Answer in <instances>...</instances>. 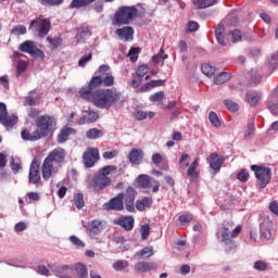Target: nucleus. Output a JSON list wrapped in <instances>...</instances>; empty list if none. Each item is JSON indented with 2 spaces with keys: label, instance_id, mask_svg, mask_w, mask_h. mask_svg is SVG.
<instances>
[{
  "label": "nucleus",
  "instance_id": "obj_1",
  "mask_svg": "<svg viewBox=\"0 0 278 278\" xmlns=\"http://www.w3.org/2000/svg\"><path fill=\"white\" fill-rule=\"evenodd\" d=\"M103 86V78L93 76L87 87L79 90V96L99 110H110L123 103V93L116 89H97Z\"/></svg>",
  "mask_w": 278,
  "mask_h": 278
},
{
  "label": "nucleus",
  "instance_id": "obj_2",
  "mask_svg": "<svg viewBox=\"0 0 278 278\" xmlns=\"http://www.w3.org/2000/svg\"><path fill=\"white\" fill-rule=\"evenodd\" d=\"M64 160H66V150L63 148L52 150L41 165L42 179L49 181L52 175L58 174L62 168V164H64Z\"/></svg>",
  "mask_w": 278,
  "mask_h": 278
},
{
  "label": "nucleus",
  "instance_id": "obj_3",
  "mask_svg": "<svg viewBox=\"0 0 278 278\" xmlns=\"http://www.w3.org/2000/svg\"><path fill=\"white\" fill-rule=\"evenodd\" d=\"M116 165H106L100 168L91 178H88L89 188H93V190L99 193L103 192L105 188L112 186V178H110V175L116 173Z\"/></svg>",
  "mask_w": 278,
  "mask_h": 278
},
{
  "label": "nucleus",
  "instance_id": "obj_4",
  "mask_svg": "<svg viewBox=\"0 0 278 278\" xmlns=\"http://www.w3.org/2000/svg\"><path fill=\"white\" fill-rule=\"evenodd\" d=\"M241 231L242 227L240 225L233 228V222H224L220 233L222 242H224L226 251L236 249V241L233 239L238 238Z\"/></svg>",
  "mask_w": 278,
  "mask_h": 278
},
{
  "label": "nucleus",
  "instance_id": "obj_5",
  "mask_svg": "<svg viewBox=\"0 0 278 278\" xmlns=\"http://www.w3.org/2000/svg\"><path fill=\"white\" fill-rule=\"evenodd\" d=\"M138 16V9L136 7H121L116 10L113 17V25L121 27L123 25H130Z\"/></svg>",
  "mask_w": 278,
  "mask_h": 278
},
{
  "label": "nucleus",
  "instance_id": "obj_6",
  "mask_svg": "<svg viewBox=\"0 0 278 278\" xmlns=\"http://www.w3.org/2000/svg\"><path fill=\"white\" fill-rule=\"evenodd\" d=\"M36 124V131L37 135H39V138H47V136H51L53 131H55V125H58V122H55V117L50 115H40L35 121Z\"/></svg>",
  "mask_w": 278,
  "mask_h": 278
},
{
  "label": "nucleus",
  "instance_id": "obj_7",
  "mask_svg": "<svg viewBox=\"0 0 278 278\" xmlns=\"http://www.w3.org/2000/svg\"><path fill=\"white\" fill-rule=\"evenodd\" d=\"M138 192L134 187H128L126 191L121 192V199L124 203V207L126 212H129L130 214H134L136 212V197Z\"/></svg>",
  "mask_w": 278,
  "mask_h": 278
},
{
  "label": "nucleus",
  "instance_id": "obj_8",
  "mask_svg": "<svg viewBox=\"0 0 278 278\" xmlns=\"http://www.w3.org/2000/svg\"><path fill=\"white\" fill-rule=\"evenodd\" d=\"M251 170H253L256 179L260 181V188L264 189L270 184L273 173L270 167H264L260 165H251Z\"/></svg>",
  "mask_w": 278,
  "mask_h": 278
},
{
  "label": "nucleus",
  "instance_id": "obj_9",
  "mask_svg": "<svg viewBox=\"0 0 278 278\" xmlns=\"http://www.w3.org/2000/svg\"><path fill=\"white\" fill-rule=\"evenodd\" d=\"M29 29H36L39 38H45L51 31V20L37 17L30 22Z\"/></svg>",
  "mask_w": 278,
  "mask_h": 278
},
{
  "label": "nucleus",
  "instance_id": "obj_10",
  "mask_svg": "<svg viewBox=\"0 0 278 278\" xmlns=\"http://www.w3.org/2000/svg\"><path fill=\"white\" fill-rule=\"evenodd\" d=\"M20 51H22V53H28V55H31V58H39L40 60H45V51L36 47V42L31 40L22 42L20 45Z\"/></svg>",
  "mask_w": 278,
  "mask_h": 278
},
{
  "label": "nucleus",
  "instance_id": "obj_11",
  "mask_svg": "<svg viewBox=\"0 0 278 278\" xmlns=\"http://www.w3.org/2000/svg\"><path fill=\"white\" fill-rule=\"evenodd\" d=\"M18 123V116L8 115V106L5 103L0 102V124L4 127H14Z\"/></svg>",
  "mask_w": 278,
  "mask_h": 278
},
{
  "label": "nucleus",
  "instance_id": "obj_12",
  "mask_svg": "<svg viewBox=\"0 0 278 278\" xmlns=\"http://www.w3.org/2000/svg\"><path fill=\"white\" fill-rule=\"evenodd\" d=\"M83 162L86 168H92L99 162V149L88 148L83 155Z\"/></svg>",
  "mask_w": 278,
  "mask_h": 278
},
{
  "label": "nucleus",
  "instance_id": "obj_13",
  "mask_svg": "<svg viewBox=\"0 0 278 278\" xmlns=\"http://www.w3.org/2000/svg\"><path fill=\"white\" fill-rule=\"evenodd\" d=\"M102 207L106 212H123V210H125V204L123 203L121 193H118L116 197H114L111 200H109L108 202H105L102 205Z\"/></svg>",
  "mask_w": 278,
  "mask_h": 278
},
{
  "label": "nucleus",
  "instance_id": "obj_14",
  "mask_svg": "<svg viewBox=\"0 0 278 278\" xmlns=\"http://www.w3.org/2000/svg\"><path fill=\"white\" fill-rule=\"evenodd\" d=\"M136 219L131 215H122L113 220V225H117L122 227L124 231H131L134 229V225Z\"/></svg>",
  "mask_w": 278,
  "mask_h": 278
},
{
  "label": "nucleus",
  "instance_id": "obj_15",
  "mask_svg": "<svg viewBox=\"0 0 278 278\" xmlns=\"http://www.w3.org/2000/svg\"><path fill=\"white\" fill-rule=\"evenodd\" d=\"M50 268L59 278H75V269L71 265L51 266Z\"/></svg>",
  "mask_w": 278,
  "mask_h": 278
},
{
  "label": "nucleus",
  "instance_id": "obj_16",
  "mask_svg": "<svg viewBox=\"0 0 278 278\" xmlns=\"http://www.w3.org/2000/svg\"><path fill=\"white\" fill-rule=\"evenodd\" d=\"M40 165L38 161L34 160L30 163L29 173H28V181L29 184H40Z\"/></svg>",
  "mask_w": 278,
  "mask_h": 278
},
{
  "label": "nucleus",
  "instance_id": "obj_17",
  "mask_svg": "<svg viewBox=\"0 0 278 278\" xmlns=\"http://www.w3.org/2000/svg\"><path fill=\"white\" fill-rule=\"evenodd\" d=\"M87 231L90 238H94L99 236L101 231H103V222L99 219H93L87 224Z\"/></svg>",
  "mask_w": 278,
  "mask_h": 278
},
{
  "label": "nucleus",
  "instance_id": "obj_18",
  "mask_svg": "<svg viewBox=\"0 0 278 278\" xmlns=\"http://www.w3.org/2000/svg\"><path fill=\"white\" fill-rule=\"evenodd\" d=\"M115 34L121 40H125V42H128V40H134V27L131 26H124L122 28H117L115 30Z\"/></svg>",
  "mask_w": 278,
  "mask_h": 278
},
{
  "label": "nucleus",
  "instance_id": "obj_19",
  "mask_svg": "<svg viewBox=\"0 0 278 278\" xmlns=\"http://www.w3.org/2000/svg\"><path fill=\"white\" fill-rule=\"evenodd\" d=\"M153 205V198L152 197H143L140 200H137L135 202V212L136 210L138 212H144V210H150V207Z\"/></svg>",
  "mask_w": 278,
  "mask_h": 278
},
{
  "label": "nucleus",
  "instance_id": "obj_20",
  "mask_svg": "<svg viewBox=\"0 0 278 278\" xmlns=\"http://www.w3.org/2000/svg\"><path fill=\"white\" fill-rule=\"evenodd\" d=\"M137 273H149L150 270H157V263L155 262H138L135 265Z\"/></svg>",
  "mask_w": 278,
  "mask_h": 278
},
{
  "label": "nucleus",
  "instance_id": "obj_21",
  "mask_svg": "<svg viewBox=\"0 0 278 278\" xmlns=\"http://www.w3.org/2000/svg\"><path fill=\"white\" fill-rule=\"evenodd\" d=\"M75 134H77V130H75V128H71L65 126L64 128H62L58 135V142L59 144H64V142H66V140H68L70 136H75Z\"/></svg>",
  "mask_w": 278,
  "mask_h": 278
},
{
  "label": "nucleus",
  "instance_id": "obj_22",
  "mask_svg": "<svg viewBox=\"0 0 278 278\" xmlns=\"http://www.w3.org/2000/svg\"><path fill=\"white\" fill-rule=\"evenodd\" d=\"M144 159V152L140 149L134 148L129 154H128V160L130 164H142V160Z\"/></svg>",
  "mask_w": 278,
  "mask_h": 278
},
{
  "label": "nucleus",
  "instance_id": "obj_23",
  "mask_svg": "<svg viewBox=\"0 0 278 278\" xmlns=\"http://www.w3.org/2000/svg\"><path fill=\"white\" fill-rule=\"evenodd\" d=\"M273 223L268 218H263L260 225L261 229V237L264 238V240H270V227Z\"/></svg>",
  "mask_w": 278,
  "mask_h": 278
},
{
  "label": "nucleus",
  "instance_id": "obj_24",
  "mask_svg": "<svg viewBox=\"0 0 278 278\" xmlns=\"http://www.w3.org/2000/svg\"><path fill=\"white\" fill-rule=\"evenodd\" d=\"M223 162H225V160H223L220 156H218L217 153H213L208 156L210 166L216 173H218L220 170V168L223 167Z\"/></svg>",
  "mask_w": 278,
  "mask_h": 278
},
{
  "label": "nucleus",
  "instance_id": "obj_25",
  "mask_svg": "<svg viewBox=\"0 0 278 278\" xmlns=\"http://www.w3.org/2000/svg\"><path fill=\"white\" fill-rule=\"evenodd\" d=\"M260 99H262V93L260 91H248L245 93V101L252 108H255L260 103Z\"/></svg>",
  "mask_w": 278,
  "mask_h": 278
},
{
  "label": "nucleus",
  "instance_id": "obj_26",
  "mask_svg": "<svg viewBox=\"0 0 278 278\" xmlns=\"http://www.w3.org/2000/svg\"><path fill=\"white\" fill-rule=\"evenodd\" d=\"M165 84H166V80L164 79L150 80L149 83L142 85L139 88V91L149 92V90H153V88H160V86H164Z\"/></svg>",
  "mask_w": 278,
  "mask_h": 278
},
{
  "label": "nucleus",
  "instance_id": "obj_27",
  "mask_svg": "<svg viewBox=\"0 0 278 278\" xmlns=\"http://www.w3.org/2000/svg\"><path fill=\"white\" fill-rule=\"evenodd\" d=\"M186 166H189L187 169V177L199 179V170H197L199 167V160L195 159L191 164L187 163Z\"/></svg>",
  "mask_w": 278,
  "mask_h": 278
},
{
  "label": "nucleus",
  "instance_id": "obj_28",
  "mask_svg": "<svg viewBox=\"0 0 278 278\" xmlns=\"http://www.w3.org/2000/svg\"><path fill=\"white\" fill-rule=\"evenodd\" d=\"M151 181H153V178L147 174H141L137 177V184L139 188L144 190H147V188H151Z\"/></svg>",
  "mask_w": 278,
  "mask_h": 278
},
{
  "label": "nucleus",
  "instance_id": "obj_29",
  "mask_svg": "<svg viewBox=\"0 0 278 278\" xmlns=\"http://www.w3.org/2000/svg\"><path fill=\"white\" fill-rule=\"evenodd\" d=\"M21 136L24 140H28L29 142H36L38 140H41L37 130L30 132L28 129L24 128L21 132Z\"/></svg>",
  "mask_w": 278,
  "mask_h": 278
},
{
  "label": "nucleus",
  "instance_id": "obj_30",
  "mask_svg": "<svg viewBox=\"0 0 278 278\" xmlns=\"http://www.w3.org/2000/svg\"><path fill=\"white\" fill-rule=\"evenodd\" d=\"M77 278H88V267L81 263H77L74 266V276Z\"/></svg>",
  "mask_w": 278,
  "mask_h": 278
},
{
  "label": "nucleus",
  "instance_id": "obj_31",
  "mask_svg": "<svg viewBox=\"0 0 278 278\" xmlns=\"http://www.w3.org/2000/svg\"><path fill=\"white\" fill-rule=\"evenodd\" d=\"M215 37H216L218 45H220L222 47L227 46V43L225 42V26L219 24L215 28Z\"/></svg>",
  "mask_w": 278,
  "mask_h": 278
},
{
  "label": "nucleus",
  "instance_id": "obj_32",
  "mask_svg": "<svg viewBox=\"0 0 278 278\" xmlns=\"http://www.w3.org/2000/svg\"><path fill=\"white\" fill-rule=\"evenodd\" d=\"M153 247H146L136 253L137 260H149V257H153Z\"/></svg>",
  "mask_w": 278,
  "mask_h": 278
},
{
  "label": "nucleus",
  "instance_id": "obj_33",
  "mask_svg": "<svg viewBox=\"0 0 278 278\" xmlns=\"http://www.w3.org/2000/svg\"><path fill=\"white\" fill-rule=\"evenodd\" d=\"M229 79H231V73L222 72L217 76H215L214 84H216V86H220L223 84H227Z\"/></svg>",
  "mask_w": 278,
  "mask_h": 278
},
{
  "label": "nucleus",
  "instance_id": "obj_34",
  "mask_svg": "<svg viewBox=\"0 0 278 278\" xmlns=\"http://www.w3.org/2000/svg\"><path fill=\"white\" fill-rule=\"evenodd\" d=\"M96 0H72L70 8L72 10H79L80 8H87L90 3H94Z\"/></svg>",
  "mask_w": 278,
  "mask_h": 278
},
{
  "label": "nucleus",
  "instance_id": "obj_35",
  "mask_svg": "<svg viewBox=\"0 0 278 278\" xmlns=\"http://www.w3.org/2000/svg\"><path fill=\"white\" fill-rule=\"evenodd\" d=\"M164 99H166L164 91H157L149 97V101L151 103H157V105H163Z\"/></svg>",
  "mask_w": 278,
  "mask_h": 278
},
{
  "label": "nucleus",
  "instance_id": "obj_36",
  "mask_svg": "<svg viewBox=\"0 0 278 278\" xmlns=\"http://www.w3.org/2000/svg\"><path fill=\"white\" fill-rule=\"evenodd\" d=\"M86 138H88V140H97L99 138H103V131L99 128H90L86 131Z\"/></svg>",
  "mask_w": 278,
  "mask_h": 278
},
{
  "label": "nucleus",
  "instance_id": "obj_37",
  "mask_svg": "<svg viewBox=\"0 0 278 278\" xmlns=\"http://www.w3.org/2000/svg\"><path fill=\"white\" fill-rule=\"evenodd\" d=\"M193 4L198 5L200 10H205V8L216 5V0H193Z\"/></svg>",
  "mask_w": 278,
  "mask_h": 278
},
{
  "label": "nucleus",
  "instance_id": "obj_38",
  "mask_svg": "<svg viewBox=\"0 0 278 278\" xmlns=\"http://www.w3.org/2000/svg\"><path fill=\"white\" fill-rule=\"evenodd\" d=\"M113 268L117 273L125 271L126 268H129V262L128 261H115L113 263Z\"/></svg>",
  "mask_w": 278,
  "mask_h": 278
},
{
  "label": "nucleus",
  "instance_id": "obj_39",
  "mask_svg": "<svg viewBox=\"0 0 278 278\" xmlns=\"http://www.w3.org/2000/svg\"><path fill=\"white\" fill-rule=\"evenodd\" d=\"M208 121L211 125H213L216 129L220 128L222 126L220 118H218V114H216V112L211 111L208 113Z\"/></svg>",
  "mask_w": 278,
  "mask_h": 278
},
{
  "label": "nucleus",
  "instance_id": "obj_40",
  "mask_svg": "<svg viewBox=\"0 0 278 278\" xmlns=\"http://www.w3.org/2000/svg\"><path fill=\"white\" fill-rule=\"evenodd\" d=\"M201 71L206 77H214L216 74V68L207 63L202 64Z\"/></svg>",
  "mask_w": 278,
  "mask_h": 278
},
{
  "label": "nucleus",
  "instance_id": "obj_41",
  "mask_svg": "<svg viewBox=\"0 0 278 278\" xmlns=\"http://www.w3.org/2000/svg\"><path fill=\"white\" fill-rule=\"evenodd\" d=\"M47 42L51 45L52 51H55L60 49V47H62L63 40H62V37H55V38L47 37Z\"/></svg>",
  "mask_w": 278,
  "mask_h": 278
},
{
  "label": "nucleus",
  "instance_id": "obj_42",
  "mask_svg": "<svg viewBox=\"0 0 278 278\" xmlns=\"http://www.w3.org/2000/svg\"><path fill=\"white\" fill-rule=\"evenodd\" d=\"M275 97L276 94L271 96V98L268 100L267 109L269 110V112H271V114L278 116V103H275Z\"/></svg>",
  "mask_w": 278,
  "mask_h": 278
},
{
  "label": "nucleus",
  "instance_id": "obj_43",
  "mask_svg": "<svg viewBox=\"0 0 278 278\" xmlns=\"http://www.w3.org/2000/svg\"><path fill=\"white\" fill-rule=\"evenodd\" d=\"M73 201L77 210H83L84 205H86V202L84 201V193H77L76 195H74Z\"/></svg>",
  "mask_w": 278,
  "mask_h": 278
},
{
  "label": "nucleus",
  "instance_id": "obj_44",
  "mask_svg": "<svg viewBox=\"0 0 278 278\" xmlns=\"http://www.w3.org/2000/svg\"><path fill=\"white\" fill-rule=\"evenodd\" d=\"M99 119V113L94 111H89L87 116L83 117L84 123H97Z\"/></svg>",
  "mask_w": 278,
  "mask_h": 278
},
{
  "label": "nucleus",
  "instance_id": "obj_45",
  "mask_svg": "<svg viewBox=\"0 0 278 278\" xmlns=\"http://www.w3.org/2000/svg\"><path fill=\"white\" fill-rule=\"evenodd\" d=\"M168 59V54H155L153 58H152V62L155 66V68H157V66H162L164 64V61Z\"/></svg>",
  "mask_w": 278,
  "mask_h": 278
},
{
  "label": "nucleus",
  "instance_id": "obj_46",
  "mask_svg": "<svg viewBox=\"0 0 278 278\" xmlns=\"http://www.w3.org/2000/svg\"><path fill=\"white\" fill-rule=\"evenodd\" d=\"M40 3L46 8H58V5L64 3V0H41Z\"/></svg>",
  "mask_w": 278,
  "mask_h": 278
},
{
  "label": "nucleus",
  "instance_id": "obj_47",
  "mask_svg": "<svg viewBox=\"0 0 278 278\" xmlns=\"http://www.w3.org/2000/svg\"><path fill=\"white\" fill-rule=\"evenodd\" d=\"M141 240H148L151 235V226L144 224L140 227Z\"/></svg>",
  "mask_w": 278,
  "mask_h": 278
},
{
  "label": "nucleus",
  "instance_id": "obj_48",
  "mask_svg": "<svg viewBox=\"0 0 278 278\" xmlns=\"http://www.w3.org/2000/svg\"><path fill=\"white\" fill-rule=\"evenodd\" d=\"M224 105L229 110V112L236 113L240 109L238 106V103L231 101V100H224Z\"/></svg>",
  "mask_w": 278,
  "mask_h": 278
},
{
  "label": "nucleus",
  "instance_id": "obj_49",
  "mask_svg": "<svg viewBox=\"0 0 278 278\" xmlns=\"http://www.w3.org/2000/svg\"><path fill=\"white\" fill-rule=\"evenodd\" d=\"M139 53H140V48H130L128 52V58L130 62H137Z\"/></svg>",
  "mask_w": 278,
  "mask_h": 278
},
{
  "label": "nucleus",
  "instance_id": "obj_50",
  "mask_svg": "<svg viewBox=\"0 0 278 278\" xmlns=\"http://www.w3.org/2000/svg\"><path fill=\"white\" fill-rule=\"evenodd\" d=\"M17 77H21L27 71V61L20 60L16 67Z\"/></svg>",
  "mask_w": 278,
  "mask_h": 278
},
{
  "label": "nucleus",
  "instance_id": "obj_51",
  "mask_svg": "<svg viewBox=\"0 0 278 278\" xmlns=\"http://www.w3.org/2000/svg\"><path fill=\"white\" fill-rule=\"evenodd\" d=\"M102 84L105 88L114 86V76H112V74H106L105 77L102 78Z\"/></svg>",
  "mask_w": 278,
  "mask_h": 278
},
{
  "label": "nucleus",
  "instance_id": "obj_52",
  "mask_svg": "<svg viewBox=\"0 0 278 278\" xmlns=\"http://www.w3.org/2000/svg\"><path fill=\"white\" fill-rule=\"evenodd\" d=\"M11 34H13L14 36H18V34L25 35L27 34V27H25L24 25H18L12 28Z\"/></svg>",
  "mask_w": 278,
  "mask_h": 278
},
{
  "label": "nucleus",
  "instance_id": "obj_53",
  "mask_svg": "<svg viewBox=\"0 0 278 278\" xmlns=\"http://www.w3.org/2000/svg\"><path fill=\"white\" fill-rule=\"evenodd\" d=\"M70 240L72 243H74L75 247H77L78 249H84V247H86V243H84V241H81V239H79L77 236L73 235L70 237Z\"/></svg>",
  "mask_w": 278,
  "mask_h": 278
},
{
  "label": "nucleus",
  "instance_id": "obj_54",
  "mask_svg": "<svg viewBox=\"0 0 278 278\" xmlns=\"http://www.w3.org/2000/svg\"><path fill=\"white\" fill-rule=\"evenodd\" d=\"M147 73H149V66L147 65H140L137 71H136V76L137 77H144V75H147Z\"/></svg>",
  "mask_w": 278,
  "mask_h": 278
},
{
  "label": "nucleus",
  "instance_id": "obj_55",
  "mask_svg": "<svg viewBox=\"0 0 278 278\" xmlns=\"http://www.w3.org/2000/svg\"><path fill=\"white\" fill-rule=\"evenodd\" d=\"M179 223H192L194 220V216L190 213L182 214L178 217Z\"/></svg>",
  "mask_w": 278,
  "mask_h": 278
},
{
  "label": "nucleus",
  "instance_id": "obj_56",
  "mask_svg": "<svg viewBox=\"0 0 278 278\" xmlns=\"http://www.w3.org/2000/svg\"><path fill=\"white\" fill-rule=\"evenodd\" d=\"M253 134H255V126H253V124H248V127L244 131L245 140H249V138H252Z\"/></svg>",
  "mask_w": 278,
  "mask_h": 278
},
{
  "label": "nucleus",
  "instance_id": "obj_57",
  "mask_svg": "<svg viewBox=\"0 0 278 278\" xmlns=\"http://www.w3.org/2000/svg\"><path fill=\"white\" fill-rule=\"evenodd\" d=\"M117 155H118V152L116 150H111V151L103 152L102 157L104 160H114V157H116Z\"/></svg>",
  "mask_w": 278,
  "mask_h": 278
},
{
  "label": "nucleus",
  "instance_id": "obj_58",
  "mask_svg": "<svg viewBox=\"0 0 278 278\" xmlns=\"http://www.w3.org/2000/svg\"><path fill=\"white\" fill-rule=\"evenodd\" d=\"M237 178L239 179V181H249V172H247V169H241L238 173Z\"/></svg>",
  "mask_w": 278,
  "mask_h": 278
},
{
  "label": "nucleus",
  "instance_id": "obj_59",
  "mask_svg": "<svg viewBox=\"0 0 278 278\" xmlns=\"http://www.w3.org/2000/svg\"><path fill=\"white\" fill-rule=\"evenodd\" d=\"M130 86L131 88H140L142 86V78L136 75V77H132Z\"/></svg>",
  "mask_w": 278,
  "mask_h": 278
},
{
  "label": "nucleus",
  "instance_id": "obj_60",
  "mask_svg": "<svg viewBox=\"0 0 278 278\" xmlns=\"http://www.w3.org/2000/svg\"><path fill=\"white\" fill-rule=\"evenodd\" d=\"M232 36V42H240L242 40V31L240 29H235L231 33Z\"/></svg>",
  "mask_w": 278,
  "mask_h": 278
},
{
  "label": "nucleus",
  "instance_id": "obj_61",
  "mask_svg": "<svg viewBox=\"0 0 278 278\" xmlns=\"http://www.w3.org/2000/svg\"><path fill=\"white\" fill-rule=\"evenodd\" d=\"M134 118H136V121H144V118H147V112L142 110H137L134 113Z\"/></svg>",
  "mask_w": 278,
  "mask_h": 278
},
{
  "label": "nucleus",
  "instance_id": "obj_62",
  "mask_svg": "<svg viewBox=\"0 0 278 278\" xmlns=\"http://www.w3.org/2000/svg\"><path fill=\"white\" fill-rule=\"evenodd\" d=\"M10 164H11L12 170H14L15 173H18V170H21L22 168L21 162L14 160V157H11Z\"/></svg>",
  "mask_w": 278,
  "mask_h": 278
},
{
  "label": "nucleus",
  "instance_id": "obj_63",
  "mask_svg": "<svg viewBox=\"0 0 278 278\" xmlns=\"http://www.w3.org/2000/svg\"><path fill=\"white\" fill-rule=\"evenodd\" d=\"M179 53H188V43L184 40L178 41Z\"/></svg>",
  "mask_w": 278,
  "mask_h": 278
},
{
  "label": "nucleus",
  "instance_id": "obj_64",
  "mask_svg": "<svg viewBox=\"0 0 278 278\" xmlns=\"http://www.w3.org/2000/svg\"><path fill=\"white\" fill-rule=\"evenodd\" d=\"M269 210L273 214H276V216H278V202L277 201L270 202Z\"/></svg>",
  "mask_w": 278,
  "mask_h": 278
}]
</instances>
